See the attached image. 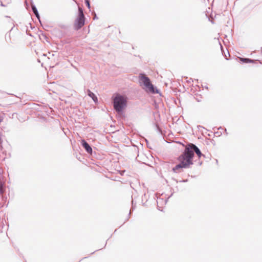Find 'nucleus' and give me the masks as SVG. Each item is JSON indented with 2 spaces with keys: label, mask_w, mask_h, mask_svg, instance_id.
Listing matches in <instances>:
<instances>
[{
  "label": "nucleus",
  "mask_w": 262,
  "mask_h": 262,
  "mask_svg": "<svg viewBox=\"0 0 262 262\" xmlns=\"http://www.w3.org/2000/svg\"><path fill=\"white\" fill-rule=\"evenodd\" d=\"M85 3H86V6H88V7L89 8H90V2L88 0H85Z\"/></svg>",
  "instance_id": "nucleus-11"
},
{
  "label": "nucleus",
  "mask_w": 262,
  "mask_h": 262,
  "mask_svg": "<svg viewBox=\"0 0 262 262\" xmlns=\"http://www.w3.org/2000/svg\"><path fill=\"white\" fill-rule=\"evenodd\" d=\"M141 82L144 84V89L147 92L155 93V89L153 85L150 82L149 79L144 74L140 75Z\"/></svg>",
  "instance_id": "nucleus-3"
},
{
  "label": "nucleus",
  "mask_w": 262,
  "mask_h": 262,
  "mask_svg": "<svg viewBox=\"0 0 262 262\" xmlns=\"http://www.w3.org/2000/svg\"><path fill=\"white\" fill-rule=\"evenodd\" d=\"M32 10L34 12V13L36 15V16L38 18L39 17V14H38V11L36 9V8L34 7H33L32 8Z\"/></svg>",
  "instance_id": "nucleus-9"
},
{
  "label": "nucleus",
  "mask_w": 262,
  "mask_h": 262,
  "mask_svg": "<svg viewBox=\"0 0 262 262\" xmlns=\"http://www.w3.org/2000/svg\"><path fill=\"white\" fill-rule=\"evenodd\" d=\"M239 59L242 62H245V63H254V61L253 60L250 59L249 58H244L240 57Z\"/></svg>",
  "instance_id": "nucleus-7"
},
{
  "label": "nucleus",
  "mask_w": 262,
  "mask_h": 262,
  "mask_svg": "<svg viewBox=\"0 0 262 262\" xmlns=\"http://www.w3.org/2000/svg\"><path fill=\"white\" fill-rule=\"evenodd\" d=\"M193 154L190 148H185L184 151L178 158L179 164L176 165L172 170L175 173H179L182 171L183 169H186L190 167L193 164Z\"/></svg>",
  "instance_id": "nucleus-1"
},
{
  "label": "nucleus",
  "mask_w": 262,
  "mask_h": 262,
  "mask_svg": "<svg viewBox=\"0 0 262 262\" xmlns=\"http://www.w3.org/2000/svg\"><path fill=\"white\" fill-rule=\"evenodd\" d=\"M188 147L189 149L190 148V150L192 151V152L193 155H194V151H195L199 157H200L201 156L202 154H201V151L195 145H194L193 144H188L186 146V148H188Z\"/></svg>",
  "instance_id": "nucleus-5"
},
{
  "label": "nucleus",
  "mask_w": 262,
  "mask_h": 262,
  "mask_svg": "<svg viewBox=\"0 0 262 262\" xmlns=\"http://www.w3.org/2000/svg\"><path fill=\"white\" fill-rule=\"evenodd\" d=\"M3 187L4 183L2 182H0V194L3 193Z\"/></svg>",
  "instance_id": "nucleus-10"
},
{
  "label": "nucleus",
  "mask_w": 262,
  "mask_h": 262,
  "mask_svg": "<svg viewBox=\"0 0 262 262\" xmlns=\"http://www.w3.org/2000/svg\"><path fill=\"white\" fill-rule=\"evenodd\" d=\"M3 119V117L0 116V123L2 122Z\"/></svg>",
  "instance_id": "nucleus-12"
},
{
  "label": "nucleus",
  "mask_w": 262,
  "mask_h": 262,
  "mask_svg": "<svg viewBox=\"0 0 262 262\" xmlns=\"http://www.w3.org/2000/svg\"><path fill=\"white\" fill-rule=\"evenodd\" d=\"M84 25V16L82 9L79 8L78 16L74 23V27L75 29L78 30L80 29Z\"/></svg>",
  "instance_id": "nucleus-4"
},
{
  "label": "nucleus",
  "mask_w": 262,
  "mask_h": 262,
  "mask_svg": "<svg viewBox=\"0 0 262 262\" xmlns=\"http://www.w3.org/2000/svg\"><path fill=\"white\" fill-rule=\"evenodd\" d=\"M126 99L125 97L117 95L114 99V107L118 112H120L126 106Z\"/></svg>",
  "instance_id": "nucleus-2"
},
{
  "label": "nucleus",
  "mask_w": 262,
  "mask_h": 262,
  "mask_svg": "<svg viewBox=\"0 0 262 262\" xmlns=\"http://www.w3.org/2000/svg\"><path fill=\"white\" fill-rule=\"evenodd\" d=\"M88 95L90 97H91L93 100L95 101V102H96L97 101V97L95 95V94L91 92L90 91H88Z\"/></svg>",
  "instance_id": "nucleus-8"
},
{
  "label": "nucleus",
  "mask_w": 262,
  "mask_h": 262,
  "mask_svg": "<svg viewBox=\"0 0 262 262\" xmlns=\"http://www.w3.org/2000/svg\"><path fill=\"white\" fill-rule=\"evenodd\" d=\"M81 143L82 144V145L83 147L85 148V149L89 152V153H92V149L91 147V146L89 145L88 143H87L84 140H82L81 141Z\"/></svg>",
  "instance_id": "nucleus-6"
}]
</instances>
